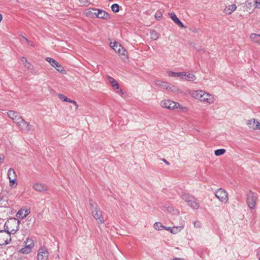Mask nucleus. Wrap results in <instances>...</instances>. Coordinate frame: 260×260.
Listing matches in <instances>:
<instances>
[{
    "label": "nucleus",
    "instance_id": "f257e3e1",
    "mask_svg": "<svg viewBox=\"0 0 260 260\" xmlns=\"http://www.w3.org/2000/svg\"><path fill=\"white\" fill-rule=\"evenodd\" d=\"M16 225V229H12L10 232L9 231L0 230V245H6L8 244L11 241V234H15L18 230L19 221H13Z\"/></svg>",
    "mask_w": 260,
    "mask_h": 260
},
{
    "label": "nucleus",
    "instance_id": "f03ea898",
    "mask_svg": "<svg viewBox=\"0 0 260 260\" xmlns=\"http://www.w3.org/2000/svg\"><path fill=\"white\" fill-rule=\"evenodd\" d=\"M182 199L189 206L194 209L199 208V203L197 202V199L193 196L185 192H181Z\"/></svg>",
    "mask_w": 260,
    "mask_h": 260
},
{
    "label": "nucleus",
    "instance_id": "7ed1b4c3",
    "mask_svg": "<svg viewBox=\"0 0 260 260\" xmlns=\"http://www.w3.org/2000/svg\"><path fill=\"white\" fill-rule=\"evenodd\" d=\"M91 214L99 224H102L104 223V217L98 205H95V209L94 210H92Z\"/></svg>",
    "mask_w": 260,
    "mask_h": 260
},
{
    "label": "nucleus",
    "instance_id": "20e7f679",
    "mask_svg": "<svg viewBox=\"0 0 260 260\" xmlns=\"http://www.w3.org/2000/svg\"><path fill=\"white\" fill-rule=\"evenodd\" d=\"M247 203L248 207L253 209L255 207L256 202L257 200V194L251 190H249L247 194Z\"/></svg>",
    "mask_w": 260,
    "mask_h": 260
},
{
    "label": "nucleus",
    "instance_id": "39448f33",
    "mask_svg": "<svg viewBox=\"0 0 260 260\" xmlns=\"http://www.w3.org/2000/svg\"><path fill=\"white\" fill-rule=\"evenodd\" d=\"M215 196L220 201L224 203L228 201V193L223 188L218 189L215 192Z\"/></svg>",
    "mask_w": 260,
    "mask_h": 260
},
{
    "label": "nucleus",
    "instance_id": "423d86ee",
    "mask_svg": "<svg viewBox=\"0 0 260 260\" xmlns=\"http://www.w3.org/2000/svg\"><path fill=\"white\" fill-rule=\"evenodd\" d=\"M49 256L48 249L44 246H41L37 253V260H47Z\"/></svg>",
    "mask_w": 260,
    "mask_h": 260
},
{
    "label": "nucleus",
    "instance_id": "0eeeda50",
    "mask_svg": "<svg viewBox=\"0 0 260 260\" xmlns=\"http://www.w3.org/2000/svg\"><path fill=\"white\" fill-rule=\"evenodd\" d=\"M161 106L169 110H173L175 108H178V107H180V105L178 103L168 100L162 101L161 102Z\"/></svg>",
    "mask_w": 260,
    "mask_h": 260
},
{
    "label": "nucleus",
    "instance_id": "6e6552de",
    "mask_svg": "<svg viewBox=\"0 0 260 260\" xmlns=\"http://www.w3.org/2000/svg\"><path fill=\"white\" fill-rule=\"evenodd\" d=\"M46 60L48 61L53 68L60 73L64 74L66 72L63 67L55 59L51 57H46Z\"/></svg>",
    "mask_w": 260,
    "mask_h": 260
},
{
    "label": "nucleus",
    "instance_id": "1a4fd4ad",
    "mask_svg": "<svg viewBox=\"0 0 260 260\" xmlns=\"http://www.w3.org/2000/svg\"><path fill=\"white\" fill-rule=\"evenodd\" d=\"M200 101L211 104L214 102L215 99L212 94L203 90Z\"/></svg>",
    "mask_w": 260,
    "mask_h": 260
},
{
    "label": "nucleus",
    "instance_id": "9d476101",
    "mask_svg": "<svg viewBox=\"0 0 260 260\" xmlns=\"http://www.w3.org/2000/svg\"><path fill=\"white\" fill-rule=\"evenodd\" d=\"M16 123L22 131H28L29 130V123L26 122L21 117V118H16Z\"/></svg>",
    "mask_w": 260,
    "mask_h": 260
},
{
    "label": "nucleus",
    "instance_id": "9b49d317",
    "mask_svg": "<svg viewBox=\"0 0 260 260\" xmlns=\"http://www.w3.org/2000/svg\"><path fill=\"white\" fill-rule=\"evenodd\" d=\"M110 46L116 53L120 55H125V49L117 42L111 43Z\"/></svg>",
    "mask_w": 260,
    "mask_h": 260
},
{
    "label": "nucleus",
    "instance_id": "f8f14e48",
    "mask_svg": "<svg viewBox=\"0 0 260 260\" xmlns=\"http://www.w3.org/2000/svg\"><path fill=\"white\" fill-rule=\"evenodd\" d=\"M155 84L156 85L160 87L161 88L166 89L167 90H173V88H174V86H172L170 84H169L168 82L157 80L155 81Z\"/></svg>",
    "mask_w": 260,
    "mask_h": 260
},
{
    "label": "nucleus",
    "instance_id": "ddd939ff",
    "mask_svg": "<svg viewBox=\"0 0 260 260\" xmlns=\"http://www.w3.org/2000/svg\"><path fill=\"white\" fill-rule=\"evenodd\" d=\"M246 124L250 128L253 130L260 129V122L256 121L255 119L247 120Z\"/></svg>",
    "mask_w": 260,
    "mask_h": 260
},
{
    "label": "nucleus",
    "instance_id": "4468645a",
    "mask_svg": "<svg viewBox=\"0 0 260 260\" xmlns=\"http://www.w3.org/2000/svg\"><path fill=\"white\" fill-rule=\"evenodd\" d=\"M170 17L171 18V19L176 23L179 26L184 28L185 27L183 24L182 23V22L179 20V19L177 17L176 14L173 13L171 12L169 14Z\"/></svg>",
    "mask_w": 260,
    "mask_h": 260
},
{
    "label": "nucleus",
    "instance_id": "2eb2a0df",
    "mask_svg": "<svg viewBox=\"0 0 260 260\" xmlns=\"http://www.w3.org/2000/svg\"><path fill=\"white\" fill-rule=\"evenodd\" d=\"M96 18L107 20L110 17L109 14L105 11L102 9H98Z\"/></svg>",
    "mask_w": 260,
    "mask_h": 260
},
{
    "label": "nucleus",
    "instance_id": "dca6fc26",
    "mask_svg": "<svg viewBox=\"0 0 260 260\" xmlns=\"http://www.w3.org/2000/svg\"><path fill=\"white\" fill-rule=\"evenodd\" d=\"M33 188L37 191H43L47 190V186L41 183H37L33 186Z\"/></svg>",
    "mask_w": 260,
    "mask_h": 260
},
{
    "label": "nucleus",
    "instance_id": "f3484780",
    "mask_svg": "<svg viewBox=\"0 0 260 260\" xmlns=\"http://www.w3.org/2000/svg\"><path fill=\"white\" fill-rule=\"evenodd\" d=\"M30 213V211L29 209L24 210V209H20L18 211V212L17 213V217L18 218H21L22 219L25 218L26 217L27 215L29 214Z\"/></svg>",
    "mask_w": 260,
    "mask_h": 260
},
{
    "label": "nucleus",
    "instance_id": "a211bd4d",
    "mask_svg": "<svg viewBox=\"0 0 260 260\" xmlns=\"http://www.w3.org/2000/svg\"><path fill=\"white\" fill-rule=\"evenodd\" d=\"M97 10L98 9L91 8L86 10V14L89 17L91 18H96L97 17Z\"/></svg>",
    "mask_w": 260,
    "mask_h": 260
},
{
    "label": "nucleus",
    "instance_id": "6ab92c4d",
    "mask_svg": "<svg viewBox=\"0 0 260 260\" xmlns=\"http://www.w3.org/2000/svg\"><path fill=\"white\" fill-rule=\"evenodd\" d=\"M8 116L13 120L15 123L16 122V118H21L18 113L14 111L10 110L7 112Z\"/></svg>",
    "mask_w": 260,
    "mask_h": 260
},
{
    "label": "nucleus",
    "instance_id": "aec40b11",
    "mask_svg": "<svg viewBox=\"0 0 260 260\" xmlns=\"http://www.w3.org/2000/svg\"><path fill=\"white\" fill-rule=\"evenodd\" d=\"M236 5L235 4H232L231 5H229L226 7L224 9V11L226 14L229 15L232 14L233 12H234L236 10Z\"/></svg>",
    "mask_w": 260,
    "mask_h": 260
},
{
    "label": "nucleus",
    "instance_id": "412c9836",
    "mask_svg": "<svg viewBox=\"0 0 260 260\" xmlns=\"http://www.w3.org/2000/svg\"><path fill=\"white\" fill-rule=\"evenodd\" d=\"M203 90H202L192 91V92L191 93V95L192 96V98L196 99L199 100L200 101L203 94Z\"/></svg>",
    "mask_w": 260,
    "mask_h": 260
},
{
    "label": "nucleus",
    "instance_id": "4be33fe9",
    "mask_svg": "<svg viewBox=\"0 0 260 260\" xmlns=\"http://www.w3.org/2000/svg\"><path fill=\"white\" fill-rule=\"evenodd\" d=\"M110 81L115 90H116L119 94H122V90L119 88V85L117 81L112 78H111Z\"/></svg>",
    "mask_w": 260,
    "mask_h": 260
},
{
    "label": "nucleus",
    "instance_id": "5701e85b",
    "mask_svg": "<svg viewBox=\"0 0 260 260\" xmlns=\"http://www.w3.org/2000/svg\"><path fill=\"white\" fill-rule=\"evenodd\" d=\"M250 38L253 43L260 44V35L253 33L251 34Z\"/></svg>",
    "mask_w": 260,
    "mask_h": 260
},
{
    "label": "nucleus",
    "instance_id": "b1692460",
    "mask_svg": "<svg viewBox=\"0 0 260 260\" xmlns=\"http://www.w3.org/2000/svg\"><path fill=\"white\" fill-rule=\"evenodd\" d=\"M32 249H31L30 247H29L27 245H25V246L24 247L22 248L21 249H20L19 250V252L22 253V254H27L30 253Z\"/></svg>",
    "mask_w": 260,
    "mask_h": 260
},
{
    "label": "nucleus",
    "instance_id": "393cba45",
    "mask_svg": "<svg viewBox=\"0 0 260 260\" xmlns=\"http://www.w3.org/2000/svg\"><path fill=\"white\" fill-rule=\"evenodd\" d=\"M8 177L9 179L17 178L16 173L13 168H10L8 172Z\"/></svg>",
    "mask_w": 260,
    "mask_h": 260
},
{
    "label": "nucleus",
    "instance_id": "a878e982",
    "mask_svg": "<svg viewBox=\"0 0 260 260\" xmlns=\"http://www.w3.org/2000/svg\"><path fill=\"white\" fill-rule=\"evenodd\" d=\"M183 228L184 226L182 225L174 226L172 229H171V233L174 234H176L180 232L183 229Z\"/></svg>",
    "mask_w": 260,
    "mask_h": 260
},
{
    "label": "nucleus",
    "instance_id": "bb28decb",
    "mask_svg": "<svg viewBox=\"0 0 260 260\" xmlns=\"http://www.w3.org/2000/svg\"><path fill=\"white\" fill-rule=\"evenodd\" d=\"M24 243L25 245H27L31 249H32L35 246L33 240L30 238H27Z\"/></svg>",
    "mask_w": 260,
    "mask_h": 260
},
{
    "label": "nucleus",
    "instance_id": "cd10ccee",
    "mask_svg": "<svg viewBox=\"0 0 260 260\" xmlns=\"http://www.w3.org/2000/svg\"><path fill=\"white\" fill-rule=\"evenodd\" d=\"M9 180L10 186L12 188H16L18 184L16 178H14Z\"/></svg>",
    "mask_w": 260,
    "mask_h": 260
},
{
    "label": "nucleus",
    "instance_id": "c85d7f7f",
    "mask_svg": "<svg viewBox=\"0 0 260 260\" xmlns=\"http://www.w3.org/2000/svg\"><path fill=\"white\" fill-rule=\"evenodd\" d=\"M196 79V77L193 74H189L188 75H186V77L185 78V80L188 81H192Z\"/></svg>",
    "mask_w": 260,
    "mask_h": 260
},
{
    "label": "nucleus",
    "instance_id": "c756f323",
    "mask_svg": "<svg viewBox=\"0 0 260 260\" xmlns=\"http://www.w3.org/2000/svg\"><path fill=\"white\" fill-rule=\"evenodd\" d=\"M159 35L155 31L152 30L150 32L151 39L153 40H157L159 37Z\"/></svg>",
    "mask_w": 260,
    "mask_h": 260
},
{
    "label": "nucleus",
    "instance_id": "7c9ffc66",
    "mask_svg": "<svg viewBox=\"0 0 260 260\" xmlns=\"http://www.w3.org/2000/svg\"><path fill=\"white\" fill-rule=\"evenodd\" d=\"M167 74L169 77L178 78L180 75V72H174L172 71H168Z\"/></svg>",
    "mask_w": 260,
    "mask_h": 260
},
{
    "label": "nucleus",
    "instance_id": "2f4dec72",
    "mask_svg": "<svg viewBox=\"0 0 260 260\" xmlns=\"http://www.w3.org/2000/svg\"><path fill=\"white\" fill-rule=\"evenodd\" d=\"M154 228L155 230L159 231L163 229V228H165V226H164L160 222H156L154 224Z\"/></svg>",
    "mask_w": 260,
    "mask_h": 260
},
{
    "label": "nucleus",
    "instance_id": "473e14b6",
    "mask_svg": "<svg viewBox=\"0 0 260 260\" xmlns=\"http://www.w3.org/2000/svg\"><path fill=\"white\" fill-rule=\"evenodd\" d=\"M225 152L224 149H219L215 150L214 154L216 156H220L223 154Z\"/></svg>",
    "mask_w": 260,
    "mask_h": 260
},
{
    "label": "nucleus",
    "instance_id": "72a5a7b5",
    "mask_svg": "<svg viewBox=\"0 0 260 260\" xmlns=\"http://www.w3.org/2000/svg\"><path fill=\"white\" fill-rule=\"evenodd\" d=\"M58 96L59 98V99L61 100L63 102H69V101H70V100L69 99H68L67 97H66L64 94H58Z\"/></svg>",
    "mask_w": 260,
    "mask_h": 260
},
{
    "label": "nucleus",
    "instance_id": "f704fd0d",
    "mask_svg": "<svg viewBox=\"0 0 260 260\" xmlns=\"http://www.w3.org/2000/svg\"><path fill=\"white\" fill-rule=\"evenodd\" d=\"M112 11L113 12L117 13L119 12V5L116 4H114L111 6Z\"/></svg>",
    "mask_w": 260,
    "mask_h": 260
},
{
    "label": "nucleus",
    "instance_id": "c9c22d12",
    "mask_svg": "<svg viewBox=\"0 0 260 260\" xmlns=\"http://www.w3.org/2000/svg\"><path fill=\"white\" fill-rule=\"evenodd\" d=\"M167 210L169 212H172L174 214H177L178 213V212L177 210L174 209L172 207H168L167 208Z\"/></svg>",
    "mask_w": 260,
    "mask_h": 260
},
{
    "label": "nucleus",
    "instance_id": "e433bc0d",
    "mask_svg": "<svg viewBox=\"0 0 260 260\" xmlns=\"http://www.w3.org/2000/svg\"><path fill=\"white\" fill-rule=\"evenodd\" d=\"M25 68H26L28 70L30 71H32L34 69V66L29 62H27L24 65Z\"/></svg>",
    "mask_w": 260,
    "mask_h": 260
},
{
    "label": "nucleus",
    "instance_id": "4c0bfd02",
    "mask_svg": "<svg viewBox=\"0 0 260 260\" xmlns=\"http://www.w3.org/2000/svg\"><path fill=\"white\" fill-rule=\"evenodd\" d=\"M155 17L157 20H160L162 17V14L159 11H157L155 14Z\"/></svg>",
    "mask_w": 260,
    "mask_h": 260
},
{
    "label": "nucleus",
    "instance_id": "58836bf2",
    "mask_svg": "<svg viewBox=\"0 0 260 260\" xmlns=\"http://www.w3.org/2000/svg\"><path fill=\"white\" fill-rule=\"evenodd\" d=\"M255 8L260 9V0H254Z\"/></svg>",
    "mask_w": 260,
    "mask_h": 260
},
{
    "label": "nucleus",
    "instance_id": "ea45409f",
    "mask_svg": "<svg viewBox=\"0 0 260 260\" xmlns=\"http://www.w3.org/2000/svg\"><path fill=\"white\" fill-rule=\"evenodd\" d=\"M180 75L179 76V78L181 79H184L185 80V78L186 77V73L185 72H180Z\"/></svg>",
    "mask_w": 260,
    "mask_h": 260
},
{
    "label": "nucleus",
    "instance_id": "a19ab883",
    "mask_svg": "<svg viewBox=\"0 0 260 260\" xmlns=\"http://www.w3.org/2000/svg\"><path fill=\"white\" fill-rule=\"evenodd\" d=\"M25 40L26 41L28 45L32 47H34L35 45L32 42L29 41L27 38H25Z\"/></svg>",
    "mask_w": 260,
    "mask_h": 260
},
{
    "label": "nucleus",
    "instance_id": "79ce46f5",
    "mask_svg": "<svg viewBox=\"0 0 260 260\" xmlns=\"http://www.w3.org/2000/svg\"><path fill=\"white\" fill-rule=\"evenodd\" d=\"M89 205L92 208H93V210H94L95 207V205H97V204L96 203L93 202L92 200H90Z\"/></svg>",
    "mask_w": 260,
    "mask_h": 260
},
{
    "label": "nucleus",
    "instance_id": "37998d69",
    "mask_svg": "<svg viewBox=\"0 0 260 260\" xmlns=\"http://www.w3.org/2000/svg\"><path fill=\"white\" fill-rule=\"evenodd\" d=\"M69 103H72L73 104H74L75 106H76V108L77 109L78 108V105L77 103V102L75 101H73V100H70V101H69Z\"/></svg>",
    "mask_w": 260,
    "mask_h": 260
},
{
    "label": "nucleus",
    "instance_id": "c03bdc74",
    "mask_svg": "<svg viewBox=\"0 0 260 260\" xmlns=\"http://www.w3.org/2000/svg\"><path fill=\"white\" fill-rule=\"evenodd\" d=\"M20 60L24 64V65L27 62V59L24 57H21Z\"/></svg>",
    "mask_w": 260,
    "mask_h": 260
},
{
    "label": "nucleus",
    "instance_id": "a18cd8bd",
    "mask_svg": "<svg viewBox=\"0 0 260 260\" xmlns=\"http://www.w3.org/2000/svg\"><path fill=\"white\" fill-rule=\"evenodd\" d=\"M180 109V110L182 111H186L187 110V108L185 107H182L180 105V107H178Z\"/></svg>",
    "mask_w": 260,
    "mask_h": 260
},
{
    "label": "nucleus",
    "instance_id": "49530a36",
    "mask_svg": "<svg viewBox=\"0 0 260 260\" xmlns=\"http://www.w3.org/2000/svg\"><path fill=\"white\" fill-rule=\"evenodd\" d=\"M5 157L3 155H0V164H2L4 162Z\"/></svg>",
    "mask_w": 260,
    "mask_h": 260
},
{
    "label": "nucleus",
    "instance_id": "de8ad7c7",
    "mask_svg": "<svg viewBox=\"0 0 260 260\" xmlns=\"http://www.w3.org/2000/svg\"><path fill=\"white\" fill-rule=\"evenodd\" d=\"M257 255L258 257L259 260H260V250L257 251Z\"/></svg>",
    "mask_w": 260,
    "mask_h": 260
},
{
    "label": "nucleus",
    "instance_id": "09e8293b",
    "mask_svg": "<svg viewBox=\"0 0 260 260\" xmlns=\"http://www.w3.org/2000/svg\"><path fill=\"white\" fill-rule=\"evenodd\" d=\"M163 229H165L167 231H171V228L170 227H166V226H165V228H163Z\"/></svg>",
    "mask_w": 260,
    "mask_h": 260
},
{
    "label": "nucleus",
    "instance_id": "8fccbe9b",
    "mask_svg": "<svg viewBox=\"0 0 260 260\" xmlns=\"http://www.w3.org/2000/svg\"><path fill=\"white\" fill-rule=\"evenodd\" d=\"M162 160L164 161V162H165L166 163V164H167V165H170V163L165 159H162Z\"/></svg>",
    "mask_w": 260,
    "mask_h": 260
},
{
    "label": "nucleus",
    "instance_id": "3c124183",
    "mask_svg": "<svg viewBox=\"0 0 260 260\" xmlns=\"http://www.w3.org/2000/svg\"><path fill=\"white\" fill-rule=\"evenodd\" d=\"M199 224H200V223L198 222H194V226H196V227L199 226Z\"/></svg>",
    "mask_w": 260,
    "mask_h": 260
},
{
    "label": "nucleus",
    "instance_id": "603ef678",
    "mask_svg": "<svg viewBox=\"0 0 260 260\" xmlns=\"http://www.w3.org/2000/svg\"><path fill=\"white\" fill-rule=\"evenodd\" d=\"M172 260H183L182 258L179 257H176L173 258Z\"/></svg>",
    "mask_w": 260,
    "mask_h": 260
},
{
    "label": "nucleus",
    "instance_id": "864d4df0",
    "mask_svg": "<svg viewBox=\"0 0 260 260\" xmlns=\"http://www.w3.org/2000/svg\"><path fill=\"white\" fill-rule=\"evenodd\" d=\"M3 19V16L1 14H0V22L2 21Z\"/></svg>",
    "mask_w": 260,
    "mask_h": 260
},
{
    "label": "nucleus",
    "instance_id": "5fc2aeb1",
    "mask_svg": "<svg viewBox=\"0 0 260 260\" xmlns=\"http://www.w3.org/2000/svg\"><path fill=\"white\" fill-rule=\"evenodd\" d=\"M22 37L25 40V38H26L25 37H24V36H22Z\"/></svg>",
    "mask_w": 260,
    "mask_h": 260
}]
</instances>
